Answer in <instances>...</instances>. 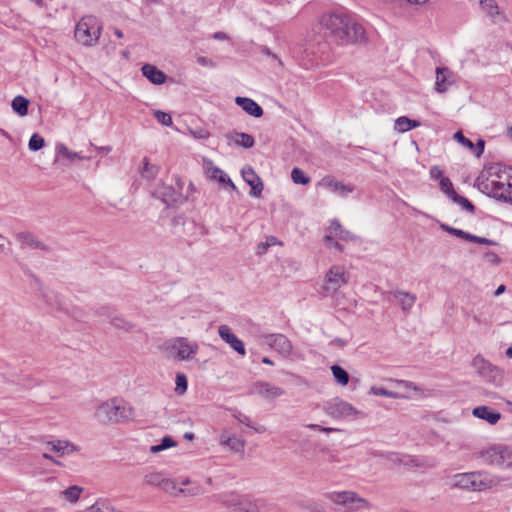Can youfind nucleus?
<instances>
[{
	"label": "nucleus",
	"instance_id": "39",
	"mask_svg": "<svg viewBox=\"0 0 512 512\" xmlns=\"http://www.w3.org/2000/svg\"><path fill=\"white\" fill-rule=\"evenodd\" d=\"M177 443L174 441L170 436H165L162 438L161 443L158 445H153L150 447V452L152 454H156L160 451H163L165 449L171 448L176 446Z\"/></svg>",
	"mask_w": 512,
	"mask_h": 512
},
{
	"label": "nucleus",
	"instance_id": "23",
	"mask_svg": "<svg viewBox=\"0 0 512 512\" xmlns=\"http://www.w3.org/2000/svg\"><path fill=\"white\" fill-rule=\"evenodd\" d=\"M472 414L476 418L485 420L491 425L496 424L501 418V414L499 412L488 406H477L473 409Z\"/></svg>",
	"mask_w": 512,
	"mask_h": 512
},
{
	"label": "nucleus",
	"instance_id": "20",
	"mask_svg": "<svg viewBox=\"0 0 512 512\" xmlns=\"http://www.w3.org/2000/svg\"><path fill=\"white\" fill-rule=\"evenodd\" d=\"M235 103L250 116L259 118L263 115L262 107L251 98L238 96L235 98Z\"/></svg>",
	"mask_w": 512,
	"mask_h": 512
},
{
	"label": "nucleus",
	"instance_id": "34",
	"mask_svg": "<svg viewBox=\"0 0 512 512\" xmlns=\"http://www.w3.org/2000/svg\"><path fill=\"white\" fill-rule=\"evenodd\" d=\"M331 371H332L333 377L339 384H341L343 386L348 384L349 374L345 369H343L339 365H333L331 367Z\"/></svg>",
	"mask_w": 512,
	"mask_h": 512
},
{
	"label": "nucleus",
	"instance_id": "12",
	"mask_svg": "<svg viewBox=\"0 0 512 512\" xmlns=\"http://www.w3.org/2000/svg\"><path fill=\"white\" fill-rule=\"evenodd\" d=\"M327 49V44L322 43L316 49L313 45H308L300 59L301 65L305 69H311L320 64H324L326 58L323 56L324 50Z\"/></svg>",
	"mask_w": 512,
	"mask_h": 512
},
{
	"label": "nucleus",
	"instance_id": "19",
	"mask_svg": "<svg viewBox=\"0 0 512 512\" xmlns=\"http://www.w3.org/2000/svg\"><path fill=\"white\" fill-rule=\"evenodd\" d=\"M16 239L22 248L49 250L48 246L37 239L31 232H19L16 234Z\"/></svg>",
	"mask_w": 512,
	"mask_h": 512
},
{
	"label": "nucleus",
	"instance_id": "37",
	"mask_svg": "<svg viewBox=\"0 0 512 512\" xmlns=\"http://www.w3.org/2000/svg\"><path fill=\"white\" fill-rule=\"evenodd\" d=\"M222 443L228 446L234 452H243L245 447V441L235 436L228 437Z\"/></svg>",
	"mask_w": 512,
	"mask_h": 512
},
{
	"label": "nucleus",
	"instance_id": "9",
	"mask_svg": "<svg viewBox=\"0 0 512 512\" xmlns=\"http://www.w3.org/2000/svg\"><path fill=\"white\" fill-rule=\"evenodd\" d=\"M151 194L165 204L166 208L177 207L188 199V196L180 194V191L176 190L174 186L167 185L162 181L155 185Z\"/></svg>",
	"mask_w": 512,
	"mask_h": 512
},
{
	"label": "nucleus",
	"instance_id": "29",
	"mask_svg": "<svg viewBox=\"0 0 512 512\" xmlns=\"http://www.w3.org/2000/svg\"><path fill=\"white\" fill-rule=\"evenodd\" d=\"M419 126V121L410 119L406 116H401L395 120L394 129L398 132L404 133Z\"/></svg>",
	"mask_w": 512,
	"mask_h": 512
},
{
	"label": "nucleus",
	"instance_id": "63",
	"mask_svg": "<svg viewBox=\"0 0 512 512\" xmlns=\"http://www.w3.org/2000/svg\"><path fill=\"white\" fill-rule=\"evenodd\" d=\"M171 223H172L173 226H177L179 224H183L184 223L183 216H181V215L174 216L171 219Z\"/></svg>",
	"mask_w": 512,
	"mask_h": 512
},
{
	"label": "nucleus",
	"instance_id": "27",
	"mask_svg": "<svg viewBox=\"0 0 512 512\" xmlns=\"http://www.w3.org/2000/svg\"><path fill=\"white\" fill-rule=\"evenodd\" d=\"M393 296L396 300H398L403 311H409L416 301V296L414 294L404 292V291H395L393 292Z\"/></svg>",
	"mask_w": 512,
	"mask_h": 512
},
{
	"label": "nucleus",
	"instance_id": "3",
	"mask_svg": "<svg viewBox=\"0 0 512 512\" xmlns=\"http://www.w3.org/2000/svg\"><path fill=\"white\" fill-rule=\"evenodd\" d=\"M133 415V408L116 398L103 402L95 411L97 420L104 424L121 423L131 419Z\"/></svg>",
	"mask_w": 512,
	"mask_h": 512
},
{
	"label": "nucleus",
	"instance_id": "25",
	"mask_svg": "<svg viewBox=\"0 0 512 512\" xmlns=\"http://www.w3.org/2000/svg\"><path fill=\"white\" fill-rule=\"evenodd\" d=\"M226 138L234 142L235 145L243 147L245 149L252 148L255 144L253 136L244 132L234 131L226 134Z\"/></svg>",
	"mask_w": 512,
	"mask_h": 512
},
{
	"label": "nucleus",
	"instance_id": "18",
	"mask_svg": "<svg viewBox=\"0 0 512 512\" xmlns=\"http://www.w3.org/2000/svg\"><path fill=\"white\" fill-rule=\"evenodd\" d=\"M99 315L107 316L110 320V324L120 330H123L125 332H130L134 329L135 325L126 319H124L120 315H114L113 312L110 311L107 307H102L98 311Z\"/></svg>",
	"mask_w": 512,
	"mask_h": 512
},
{
	"label": "nucleus",
	"instance_id": "6",
	"mask_svg": "<svg viewBox=\"0 0 512 512\" xmlns=\"http://www.w3.org/2000/svg\"><path fill=\"white\" fill-rule=\"evenodd\" d=\"M325 498L351 512L370 508V503L354 491H332L326 493Z\"/></svg>",
	"mask_w": 512,
	"mask_h": 512
},
{
	"label": "nucleus",
	"instance_id": "24",
	"mask_svg": "<svg viewBox=\"0 0 512 512\" xmlns=\"http://www.w3.org/2000/svg\"><path fill=\"white\" fill-rule=\"evenodd\" d=\"M144 482L148 485L161 487L164 490L174 488L173 482L161 472H151L145 475Z\"/></svg>",
	"mask_w": 512,
	"mask_h": 512
},
{
	"label": "nucleus",
	"instance_id": "15",
	"mask_svg": "<svg viewBox=\"0 0 512 512\" xmlns=\"http://www.w3.org/2000/svg\"><path fill=\"white\" fill-rule=\"evenodd\" d=\"M220 338L225 341L234 351L244 356L246 354L245 345L231 330L228 325L222 324L218 327Z\"/></svg>",
	"mask_w": 512,
	"mask_h": 512
},
{
	"label": "nucleus",
	"instance_id": "33",
	"mask_svg": "<svg viewBox=\"0 0 512 512\" xmlns=\"http://www.w3.org/2000/svg\"><path fill=\"white\" fill-rule=\"evenodd\" d=\"M473 367L479 374L485 375L492 370V365L486 361L481 355H477L472 362Z\"/></svg>",
	"mask_w": 512,
	"mask_h": 512
},
{
	"label": "nucleus",
	"instance_id": "22",
	"mask_svg": "<svg viewBox=\"0 0 512 512\" xmlns=\"http://www.w3.org/2000/svg\"><path fill=\"white\" fill-rule=\"evenodd\" d=\"M142 74L155 85H161L165 83L167 76L166 74L152 64H144L141 68Z\"/></svg>",
	"mask_w": 512,
	"mask_h": 512
},
{
	"label": "nucleus",
	"instance_id": "44",
	"mask_svg": "<svg viewBox=\"0 0 512 512\" xmlns=\"http://www.w3.org/2000/svg\"><path fill=\"white\" fill-rule=\"evenodd\" d=\"M44 144V138L41 137L39 134L34 133L29 140L28 147L32 151H38L41 148H43Z\"/></svg>",
	"mask_w": 512,
	"mask_h": 512
},
{
	"label": "nucleus",
	"instance_id": "16",
	"mask_svg": "<svg viewBox=\"0 0 512 512\" xmlns=\"http://www.w3.org/2000/svg\"><path fill=\"white\" fill-rule=\"evenodd\" d=\"M244 181L251 187L250 195L260 197L263 190V182L251 166H246L241 171Z\"/></svg>",
	"mask_w": 512,
	"mask_h": 512
},
{
	"label": "nucleus",
	"instance_id": "46",
	"mask_svg": "<svg viewBox=\"0 0 512 512\" xmlns=\"http://www.w3.org/2000/svg\"><path fill=\"white\" fill-rule=\"evenodd\" d=\"M154 117L159 123L167 127L171 126L173 123L171 115L160 110L154 112Z\"/></svg>",
	"mask_w": 512,
	"mask_h": 512
},
{
	"label": "nucleus",
	"instance_id": "8",
	"mask_svg": "<svg viewBox=\"0 0 512 512\" xmlns=\"http://www.w3.org/2000/svg\"><path fill=\"white\" fill-rule=\"evenodd\" d=\"M478 458L487 465L499 467H510L512 465V451L502 445H494L480 451Z\"/></svg>",
	"mask_w": 512,
	"mask_h": 512
},
{
	"label": "nucleus",
	"instance_id": "4",
	"mask_svg": "<svg viewBox=\"0 0 512 512\" xmlns=\"http://www.w3.org/2000/svg\"><path fill=\"white\" fill-rule=\"evenodd\" d=\"M101 31L102 25L95 16H84L76 25L75 39L84 46H93L98 42Z\"/></svg>",
	"mask_w": 512,
	"mask_h": 512
},
{
	"label": "nucleus",
	"instance_id": "36",
	"mask_svg": "<svg viewBox=\"0 0 512 512\" xmlns=\"http://www.w3.org/2000/svg\"><path fill=\"white\" fill-rule=\"evenodd\" d=\"M240 512H258V506L249 497L241 496L238 502V510Z\"/></svg>",
	"mask_w": 512,
	"mask_h": 512
},
{
	"label": "nucleus",
	"instance_id": "55",
	"mask_svg": "<svg viewBox=\"0 0 512 512\" xmlns=\"http://www.w3.org/2000/svg\"><path fill=\"white\" fill-rule=\"evenodd\" d=\"M337 238L340 240H343V241H353L356 239V237L351 232H349L348 230H345V229H343V231H341V233H339Z\"/></svg>",
	"mask_w": 512,
	"mask_h": 512
},
{
	"label": "nucleus",
	"instance_id": "38",
	"mask_svg": "<svg viewBox=\"0 0 512 512\" xmlns=\"http://www.w3.org/2000/svg\"><path fill=\"white\" fill-rule=\"evenodd\" d=\"M291 179L295 184L307 185L310 183L311 178L303 172L302 169L295 167L291 171Z\"/></svg>",
	"mask_w": 512,
	"mask_h": 512
},
{
	"label": "nucleus",
	"instance_id": "11",
	"mask_svg": "<svg viewBox=\"0 0 512 512\" xmlns=\"http://www.w3.org/2000/svg\"><path fill=\"white\" fill-rule=\"evenodd\" d=\"M349 281V275L346 273L344 267L334 265L332 266L325 276V284L323 290L325 295L337 292L342 286L346 285Z\"/></svg>",
	"mask_w": 512,
	"mask_h": 512
},
{
	"label": "nucleus",
	"instance_id": "54",
	"mask_svg": "<svg viewBox=\"0 0 512 512\" xmlns=\"http://www.w3.org/2000/svg\"><path fill=\"white\" fill-rule=\"evenodd\" d=\"M485 147V141L482 139H479L477 144L474 145V149L471 150L477 157H480L484 152Z\"/></svg>",
	"mask_w": 512,
	"mask_h": 512
},
{
	"label": "nucleus",
	"instance_id": "47",
	"mask_svg": "<svg viewBox=\"0 0 512 512\" xmlns=\"http://www.w3.org/2000/svg\"><path fill=\"white\" fill-rule=\"evenodd\" d=\"M370 393L373 394V395H376V396H383V397H388V398H396L397 397V393L396 392H393V391H389L383 387H371L370 389Z\"/></svg>",
	"mask_w": 512,
	"mask_h": 512
},
{
	"label": "nucleus",
	"instance_id": "7",
	"mask_svg": "<svg viewBox=\"0 0 512 512\" xmlns=\"http://www.w3.org/2000/svg\"><path fill=\"white\" fill-rule=\"evenodd\" d=\"M165 351L175 359L180 361L188 360L199 350V345L195 341H190L186 337H176L167 342Z\"/></svg>",
	"mask_w": 512,
	"mask_h": 512
},
{
	"label": "nucleus",
	"instance_id": "17",
	"mask_svg": "<svg viewBox=\"0 0 512 512\" xmlns=\"http://www.w3.org/2000/svg\"><path fill=\"white\" fill-rule=\"evenodd\" d=\"M253 391L266 399H274L284 394V390L282 388L264 381L256 382L253 385Z\"/></svg>",
	"mask_w": 512,
	"mask_h": 512
},
{
	"label": "nucleus",
	"instance_id": "58",
	"mask_svg": "<svg viewBox=\"0 0 512 512\" xmlns=\"http://www.w3.org/2000/svg\"><path fill=\"white\" fill-rule=\"evenodd\" d=\"M60 152L67 158L73 160L74 158H79L81 159V157L78 156L77 153L75 152H71L69 151L65 146H62L61 149H60Z\"/></svg>",
	"mask_w": 512,
	"mask_h": 512
},
{
	"label": "nucleus",
	"instance_id": "35",
	"mask_svg": "<svg viewBox=\"0 0 512 512\" xmlns=\"http://www.w3.org/2000/svg\"><path fill=\"white\" fill-rule=\"evenodd\" d=\"M159 172V168L155 165L149 163L147 157L143 158V168L141 170V174L144 178L153 179L157 176Z\"/></svg>",
	"mask_w": 512,
	"mask_h": 512
},
{
	"label": "nucleus",
	"instance_id": "42",
	"mask_svg": "<svg viewBox=\"0 0 512 512\" xmlns=\"http://www.w3.org/2000/svg\"><path fill=\"white\" fill-rule=\"evenodd\" d=\"M451 200L454 203L460 205L462 207V209L465 210V211L473 213L474 210H475L474 205L467 198H465L463 196H460L457 193L451 198Z\"/></svg>",
	"mask_w": 512,
	"mask_h": 512
},
{
	"label": "nucleus",
	"instance_id": "13",
	"mask_svg": "<svg viewBox=\"0 0 512 512\" xmlns=\"http://www.w3.org/2000/svg\"><path fill=\"white\" fill-rule=\"evenodd\" d=\"M265 342L272 349L278 352L283 357H288L291 355L293 346L291 341L283 334H269L265 337Z\"/></svg>",
	"mask_w": 512,
	"mask_h": 512
},
{
	"label": "nucleus",
	"instance_id": "57",
	"mask_svg": "<svg viewBox=\"0 0 512 512\" xmlns=\"http://www.w3.org/2000/svg\"><path fill=\"white\" fill-rule=\"evenodd\" d=\"M430 175L433 179L441 180L443 178V172L438 166H433L430 169Z\"/></svg>",
	"mask_w": 512,
	"mask_h": 512
},
{
	"label": "nucleus",
	"instance_id": "26",
	"mask_svg": "<svg viewBox=\"0 0 512 512\" xmlns=\"http://www.w3.org/2000/svg\"><path fill=\"white\" fill-rule=\"evenodd\" d=\"M47 447L57 453L58 455H64L65 453H70L76 451V447L66 440H52L47 442Z\"/></svg>",
	"mask_w": 512,
	"mask_h": 512
},
{
	"label": "nucleus",
	"instance_id": "64",
	"mask_svg": "<svg viewBox=\"0 0 512 512\" xmlns=\"http://www.w3.org/2000/svg\"><path fill=\"white\" fill-rule=\"evenodd\" d=\"M197 62H198L200 65H202V66H208V65H211V64H212V62H211V60H210V59H208V58H206V57H203V56L199 57V58L197 59Z\"/></svg>",
	"mask_w": 512,
	"mask_h": 512
},
{
	"label": "nucleus",
	"instance_id": "32",
	"mask_svg": "<svg viewBox=\"0 0 512 512\" xmlns=\"http://www.w3.org/2000/svg\"><path fill=\"white\" fill-rule=\"evenodd\" d=\"M83 488L73 485L61 491V496L70 503H75L80 498Z\"/></svg>",
	"mask_w": 512,
	"mask_h": 512
},
{
	"label": "nucleus",
	"instance_id": "31",
	"mask_svg": "<svg viewBox=\"0 0 512 512\" xmlns=\"http://www.w3.org/2000/svg\"><path fill=\"white\" fill-rule=\"evenodd\" d=\"M86 512H122L121 510L115 509L111 503L107 500H97L92 506H90Z\"/></svg>",
	"mask_w": 512,
	"mask_h": 512
},
{
	"label": "nucleus",
	"instance_id": "21",
	"mask_svg": "<svg viewBox=\"0 0 512 512\" xmlns=\"http://www.w3.org/2000/svg\"><path fill=\"white\" fill-rule=\"evenodd\" d=\"M451 77L452 73L447 67H437L435 90L439 93L446 92L450 85H452Z\"/></svg>",
	"mask_w": 512,
	"mask_h": 512
},
{
	"label": "nucleus",
	"instance_id": "30",
	"mask_svg": "<svg viewBox=\"0 0 512 512\" xmlns=\"http://www.w3.org/2000/svg\"><path fill=\"white\" fill-rule=\"evenodd\" d=\"M29 100L25 97L18 95L16 96L11 103V107L13 111L19 116H26L28 113Z\"/></svg>",
	"mask_w": 512,
	"mask_h": 512
},
{
	"label": "nucleus",
	"instance_id": "2",
	"mask_svg": "<svg viewBox=\"0 0 512 512\" xmlns=\"http://www.w3.org/2000/svg\"><path fill=\"white\" fill-rule=\"evenodd\" d=\"M478 188L489 196L512 203V169L502 164H492L476 179Z\"/></svg>",
	"mask_w": 512,
	"mask_h": 512
},
{
	"label": "nucleus",
	"instance_id": "45",
	"mask_svg": "<svg viewBox=\"0 0 512 512\" xmlns=\"http://www.w3.org/2000/svg\"><path fill=\"white\" fill-rule=\"evenodd\" d=\"M238 421L252 429L255 430V432L257 433H264L266 432V427L263 426V425H258V426H254L252 425L251 423V420L248 416L244 415V414H240L238 417H237Z\"/></svg>",
	"mask_w": 512,
	"mask_h": 512
},
{
	"label": "nucleus",
	"instance_id": "48",
	"mask_svg": "<svg viewBox=\"0 0 512 512\" xmlns=\"http://www.w3.org/2000/svg\"><path fill=\"white\" fill-rule=\"evenodd\" d=\"M241 496L231 494L228 496H225L222 500L223 505H225L228 508H233L234 510H238V502L240 501Z\"/></svg>",
	"mask_w": 512,
	"mask_h": 512
},
{
	"label": "nucleus",
	"instance_id": "50",
	"mask_svg": "<svg viewBox=\"0 0 512 512\" xmlns=\"http://www.w3.org/2000/svg\"><path fill=\"white\" fill-rule=\"evenodd\" d=\"M454 138L459 142L461 143L462 145L466 146L467 148H469L470 150H473L474 149V144L473 142L466 138L463 133L461 131H458L454 134Z\"/></svg>",
	"mask_w": 512,
	"mask_h": 512
},
{
	"label": "nucleus",
	"instance_id": "28",
	"mask_svg": "<svg viewBox=\"0 0 512 512\" xmlns=\"http://www.w3.org/2000/svg\"><path fill=\"white\" fill-rule=\"evenodd\" d=\"M209 177L212 180L218 181L222 184H227L231 189L235 190L236 186L232 182V180L229 178V176L221 170L219 167L211 166L208 168Z\"/></svg>",
	"mask_w": 512,
	"mask_h": 512
},
{
	"label": "nucleus",
	"instance_id": "53",
	"mask_svg": "<svg viewBox=\"0 0 512 512\" xmlns=\"http://www.w3.org/2000/svg\"><path fill=\"white\" fill-rule=\"evenodd\" d=\"M449 233L456 236V237H459V238H462V239H465V240H469V236H470V233L468 232H465L461 229H457V228H450L449 229Z\"/></svg>",
	"mask_w": 512,
	"mask_h": 512
},
{
	"label": "nucleus",
	"instance_id": "40",
	"mask_svg": "<svg viewBox=\"0 0 512 512\" xmlns=\"http://www.w3.org/2000/svg\"><path fill=\"white\" fill-rule=\"evenodd\" d=\"M398 463L410 467H433L434 463H429L427 459H420L417 457H409L407 461L398 460Z\"/></svg>",
	"mask_w": 512,
	"mask_h": 512
},
{
	"label": "nucleus",
	"instance_id": "60",
	"mask_svg": "<svg viewBox=\"0 0 512 512\" xmlns=\"http://www.w3.org/2000/svg\"><path fill=\"white\" fill-rule=\"evenodd\" d=\"M486 258L489 262L493 263V264H499L500 263V258L497 254L493 253V252H490V253H487L486 254Z\"/></svg>",
	"mask_w": 512,
	"mask_h": 512
},
{
	"label": "nucleus",
	"instance_id": "56",
	"mask_svg": "<svg viewBox=\"0 0 512 512\" xmlns=\"http://www.w3.org/2000/svg\"><path fill=\"white\" fill-rule=\"evenodd\" d=\"M42 296L45 298L48 304L53 305V301L57 302V296L52 291H42Z\"/></svg>",
	"mask_w": 512,
	"mask_h": 512
},
{
	"label": "nucleus",
	"instance_id": "1",
	"mask_svg": "<svg viewBox=\"0 0 512 512\" xmlns=\"http://www.w3.org/2000/svg\"><path fill=\"white\" fill-rule=\"evenodd\" d=\"M320 25L324 35L339 46L359 44L366 40L364 27L345 13L324 14L320 19Z\"/></svg>",
	"mask_w": 512,
	"mask_h": 512
},
{
	"label": "nucleus",
	"instance_id": "5",
	"mask_svg": "<svg viewBox=\"0 0 512 512\" xmlns=\"http://www.w3.org/2000/svg\"><path fill=\"white\" fill-rule=\"evenodd\" d=\"M493 480L483 472L458 473L453 477V486L471 491H483L491 488Z\"/></svg>",
	"mask_w": 512,
	"mask_h": 512
},
{
	"label": "nucleus",
	"instance_id": "49",
	"mask_svg": "<svg viewBox=\"0 0 512 512\" xmlns=\"http://www.w3.org/2000/svg\"><path fill=\"white\" fill-rule=\"evenodd\" d=\"M187 378L184 374H177L176 376V391L183 394L187 390Z\"/></svg>",
	"mask_w": 512,
	"mask_h": 512
},
{
	"label": "nucleus",
	"instance_id": "14",
	"mask_svg": "<svg viewBox=\"0 0 512 512\" xmlns=\"http://www.w3.org/2000/svg\"><path fill=\"white\" fill-rule=\"evenodd\" d=\"M318 184L341 197H345L347 194L352 193L355 190L353 185L338 181L330 175L323 177Z\"/></svg>",
	"mask_w": 512,
	"mask_h": 512
},
{
	"label": "nucleus",
	"instance_id": "62",
	"mask_svg": "<svg viewBox=\"0 0 512 512\" xmlns=\"http://www.w3.org/2000/svg\"><path fill=\"white\" fill-rule=\"evenodd\" d=\"M269 247H270V243L269 242H262V243L258 244V247H257L258 251H257V253L258 254H263V253H265L267 251V249Z\"/></svg>",
	"mask_w": 512,
	"mask_h": 512
},
{
	"label": "nucleus",
	"instance_id": "51",
	"mask_svg": "<svg viewBox=\"0 0 512 512\" xmlns=\"http://www.w3.org/2000/svg\"><path fill=\"white\" fill-rule=\"evenodd\" d=\"M468 241H471V242H474V243H478V244L489 245V246H494V245L497 244L495 241H493L491 239H488V238H485V237L476 236V235H473V234H470Z\"/></svg>",
	"mask_w": 512,
	"mask_h": 512
},
{
	"label": "nucleus",
	"instance_id": "43",
	"mask_svg": "<svg viewBox=\"0 0 512 512\" xmlns=\"http://www.w3.org/2000/svg\"><path fill=\"white\" fill-rule=\"evenodd\" d=\"M440 190L446 194L450 199L457 193L455 190H454V187H453V184L451 182V180L447 177H443L441 180H440Z\"/></svg>",
	"mask_w": 512,
	"mask_h": 512
},
{
	"label": "nucleus",
	"instance_id": "61",
	"mask_svg": "<svg viewBox=\"0 0 512 512\" xmlns=\"http://www.w3.org/2000/svg\"><path fill=\"white\" fill-rule=\"evenodd\" d=\"M175 187L176 190H179L180 191V194H183L182 191H183V188H184V182L183 180L179 177V176H175Z\"/></svg>",
	"mask_w": 512,
	"mask_h": 512
},
{
	"label": "nucleus",
	"instance_id": "10",
	"mask_svg": "<svg viewBox=\"0 0 512 512\" xmlns=\"http://www.w3.org/2000/svg\"><path fill=\"white\" fill-rule=\"evenodd\" d=\"M324 411L327 415L331 416L334 419H344L351 416H364V414L357 410L350 403L340 399L334 398L328 401L324 405Z\"/></svg>",
	"mask_w": 512,
	"mask_h": 512
},
{
	"label": "nucleus",
	"instance_id": "52",
	"mask_svg": "<svg viewBox=\"0 0 512 512\" xmlns=\"http://www.w3.org/2000/svg\"><path fill=\"white\" fill-rule=\"evenodd\" d=\"M343 229L344 228L342 227V225L340 224V222L338 220H333L330 223L328 232L330 234H333L335 237H337L339 235V233H341V231H343Z\"/></svg>",
	"mask_w": 512,
	"mask_h": 512
},
{
	"label": "nucleus",
	"instance_id": "41",
	"mask_svg": "<svg viewBox=\"0 0 512 512\" xmlns=\"http://www.w3.org/2000/svg\"><path fill=\"white\" fill-rule=\"evenodd\" d=\"M480 5L490 17L499 15V7L495 0H480Z\"/></svg>",
	"mask_w": 512,
	"mask_h": 512
},
{
	"label": "nucleus",
	"instance_id": "59",
	"mask_svg": "<svg viewBox=\"0 0 512 512\" xmlns=\"http://www.w3.org/2000/svg\"><path fill=\"white\" fill-rule=\"evenodd\" d=\"M261 53L268 57H271L272 59L278 60L279 63L281 64V61L279 60L277 55L274 54L268 47H266V46L261 47Z\"/></svg>",
	"mask_w": 512,
	"mask_h": 512
}]
</instances>
